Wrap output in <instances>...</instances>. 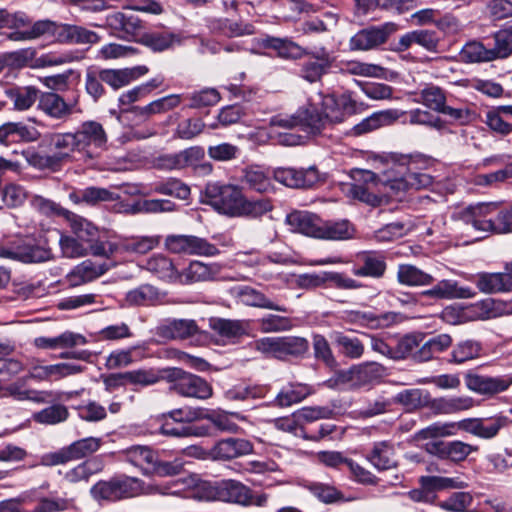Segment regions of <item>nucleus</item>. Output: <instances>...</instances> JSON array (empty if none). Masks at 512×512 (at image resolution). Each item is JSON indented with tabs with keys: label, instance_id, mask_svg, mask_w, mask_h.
Instances as JSON below:
<instances>
[{
	"label": "nucleus",
	"instance_id": "obj_9",
	"mask_svg": "<svg viewBox=\"0 0 512 512\" xmlns=\"http://www.w3.org/2000/svg\"><path fill=\"white\" fill-rule=\"evenodd\" d=\"M165 247L175 254L210 257L219 253L214 244L195 235H169L165 239Z\"/></svg>",
	"mask_w": 512,
	"mask_h": 512
},
{
	"label": "nucleus",
	"instance_id": "obj_26",
	"mask_svg": "<svg viewBox=\"0 0 512 512\" xmlns=\"http://www.w3.org/2000/svg\"><path fill=\"white\" fill-rule=\"evenodd\" d=\"M63 218L66 220L71 232L78 239L90 243L97 237L98 228L83 216L67 210Z\"/></svg>",
	"mask_w": 512,
	"mask_h": 512
},
{
	"label": "nucleus",
	"instance_id": "obj_21",
	"mask_svg": "<svg viewBox=\"0 0 512 512\" xmlns=\"http://www.w3.org/2000/svg\"><path fill=\"white\" fill-rule=\"evenodd\" d=\"M252 444L245 439L227 438L219 441L212 449V456L219 460H230L251 453Z\"/></svg>",
	"mask_w": 512,
	"mask_h": 512
},
{
	"label": "nucleus",
	"instance_id": "obj_7",
	"mask_svg": "<svg viewBox=\"0 0 512 512\" xmlns=\"http://www.w3.org/2000/svg\"><path fill=\"white\" fill-rule=\"evenodd\" d=\"M0 258L23 263H38L50 260L52 252L48 247L35 244L30 240L18 239L0 243Z\"/></svg>",
	"mask_w": 512,
	"mask_h": 512
},
{
	"label": "nucleus",
	"instance_id": "obj_40",
	"mask_svg": "<svg viewBox=\"0 0 512 512\" xmlns=\"http://www.w3.org/2000/svg\"><path fill=\"white\" fill-rule=\"evenodd\" d=\"M340 71L342 73L362 77H386V69L383 68L382 66L372 63L360 62L356 60L341 62Z\"/></svg>",
	"mask_w": 512,
	"mask_h": 512
},
{
	"label": "nucleus",
	"instance_id": "obj_48",
	"mask_svg": "<svg viewBox=\"0 0 512 512\" xmlns=\"http://www.w3.org/2000/svg\"><path fill=\"white\" fill-rule=\"evenodd\" d=\"M413 228L414 225L410 221L393 222L377 230L374 237L378 242H390L407 235Z\"/></svg>",
	"mask_w": 512,
	"mask_h": 512
},
{
	"label": "nucleus",
	"instance_id": "obj_15",
	"mask_svg": "<svg viewBox=\"0 0 512 512\" xmlns=\"http://www.w3.org/2000/svg\"><path fill=\"white\" fill-rule=\"evenodd\" d=\"M203 158V149L194 146L178 153L159 156L156 159V167L163 170H181L196 165Z\"/></svg>",
	"mask_w": 512,
	"mask_h": 512
},
{
	"label": "nucleus",
	"instance_id": "obj_58",
	"mask_svg": "<svg viewBox=\"0 0 512 512\" xmlns=\"http://www.w3.org/2000/svg\"><path fill=\"white\" fill-rule=\"evenodd\" d=\"M68 418V410L63 405H52L34 414L33 419L41 424L54 425Z\"/></svg>",
	"mask_w": 512,
	"mask_h": 512
},
{
	"label": "nucleus",
	"instance_id": "obj_44",
	"mask_svg": "<svg viewBox=\"0 0 512 512\" xmlns=\"http://www.w3.org/2000/svg\"><path fill=\"white\" fill-rule=\"evenodd\" d=\"M329 66V56L323 51L321 56H318L315 59L309 58L303 62L300 75L309 82H316L321 78Z\"/></svg>",
	"mask_w": 512,
	"mask_h": 512
},
{
	"label": "nucleus",
	"instance_id": "obj_63",
	"mask_svg": "<svg viewBox=\"0 0 512 512\" xmlns=\"http://www.w3.org/2000/svg\"><path fill=\"white\" fill-rule=\"evenodd\" d=\"M494 46L490 48L493 60L496 58H505L512 52V31L500 30L494 35Z\"/></svg>",
	"mask_w": 512,
	"mask_h": 512
},
{
	"label": "nucleus",
	"instance_id": "obj_64",
	"mask_svg": "<svg viewBox=\"0 0 512 512\" xmlns=\"http://www.w3.org/2000/svg\"><path fill=\"white\" fill-rule=\"evenodd\" d=\"M322 116L329 123H340L345 118V111L333 96H325L322 101Z\"/></svg>",
	"mask_w": 512,
	"mask_h": 512
},
{
	"label": "nucleus",
	"instance_id": "obj_56",
	"mask_svg": "<svg viewBox=\"0 0 512 512\" xmlns=\"http://www.w3.org/2000/svg\"><path fill=\"white\" fill-rule=\"evenodd\" d=\"M319 181V173L314 167L290 169V188H310Z\"/></svg>",
	"mask_w": 512,
	"mask_h": 512
},
{
	"label": "nucleus",
	"instance_id": "obj_38",
	"mask_svg": "<svg viewBox=\"0 0 512 512\" xmlns=\"http://www.w3.org/2000/svg\"><path fill=\"white\" fill-rule=\"evenodd\" d=\"M452 344V338L448 334H439L426 341L415 353L417 361L431 360L436 354L447 350Z\"/></svg>",
	"mask_w": 512,
	"mask_h": 512
},
{
	"label": "nucleus",
	"instance_id": "obj_22",
	"mask_svg": "<svg viewBox=\"0 0 512 512\" xmlns=\"http://www.w3.org/2000/svg\"><path fill=\"white\" fill-rule=\"evenodd\" d=\"M209 327L222 339L233 341L247 333L248 323L243 320L210 318Z\"/></svg>",
	"mask_w": 512,
	"mask_h": 512
},
{
	"label": "nucleus",
	"instance_id": "obj_59",
	"mask_svg": "<svg viewBox=\"0 0 512 512\" xmlns=\"http://www.w3.org/2000/svg\"><path fill=\"white\" fill-rule=\"evenodd\" d=\"M234 293L245 305L273 308L271 302L267 300L263 294L249 286L235 287Z\"/></svg>",
	"mask_w": 512,
	"mask_h": 512
},
{
	"label": "nucleus",
	"instance_id": "obj_55",
	"mask_svg": "<svg viewBox=\"0 0 512 512\" xmlns=\"http://www.w3.org/2000/svg\"><path fill=\"white\" fill-rule=\"evenodd\" d=\"M61 251L65 257L77 258L87 255V242L77 237L62 234L59 239Z\"/></svg>",
	"mask_w": 512,
	"mask_h": 512
},
{
	"label": "nucleus",
	"instance_id": "obj_1",
	"mask_svg": "<svg viewBox=\"0 0 512 512\" xmlns=\"http://www.w3.org/2000/svg\"><path fill=\"white\" fill-rule=\"evenodd\" d=\"M408 167L404 162L392 161L381 175L370 170L353 169L350 176L352 183L346 184L344 191L352 199H357L372 206L380 203L378 193L397 196L404 192L400 182H405Z\"/></svg>",
	"mask_w": 512,
	"mask_h": 512
},
{
	"label": "nucleus",
	"instance_id": "obj_12",
	"mask_svg": "<svg viewBox=\"0 0 512 512\" xmlns=\"http://www.w3.org/2000/svg\"><path fill=\"white\" fill-rule=\"evenodd\" d=\"M467 389L483 396H494L502 393L512 385L511 375L486 376L468 372L464 376Z\"/></svg>",
	"mask_w": 512,
	"mask_h": 512
},
{
	"label": "nucleus",
	"instance_id": "obj_35",
	"mask_svg": "<svg viewBox=\"0 0 512 512\" xmlns=\"http://www.w3.org/2000/svg\"><path fill=\"white\" fill-rule=\"evenodd\" d=\"M219 272L216 264L207 265L200 261H193L188 268L179 274V282L183 284L212 280Z\"/></svg>",
	"mask_w": 512,
	"mask_h": 512
},
{
	"label": "nucleus",
	"instance_id": "obj_57",
	"mask_svg": "<svg viewBox=\"0 0 512 512\" xmlns=\"http://www.w3.org/2000/svg\"><path fill=\"white\" fill-rule=\"evenodd\" d=\"M456 423H433L415 434V440H427L455 435Z\"/></svg>",
	"mask_w": 512,
	"mask_h": 512
},
{
	"label": "nucleus",
	"instance_id": "obj_2",
	"mask_svg": "<svg viewBox=\"0 0 512 512\" xmlns=\"http://www.w3.org/2000/svg\"><path fill=\"white\" fill-rule=\"evenodd\" d=\"M496 211V205L492 203H478L453 211L451 219L466 225L469 229L479 234L489 232L508 233L512 231V219L508 212H499L496 219L491 215Z\"/></svg>",
	"mask_w": 512,
	"mask_h": 512
},
{
	"label": "nucleus",
	"instance_id": "obj_54",
	"mask_svg": "<svg viewBox=\"0 0 512 512\" xmlns=\"http://www.w3.org/2000/svg\"><path fill=\"white\" fill-rule=\"evenodd\" d=\"M396 400L409 409H416L428 406L430 395L421 389H407L399 392L396 395Z\"/></svg>",
	"mask_w": 512,
	"mask_h": 512
},
{
	"label": "nucleus",
	"instance_id": "obj_4",
	"mask_svg": "<svg viewBox=\"0 0 512 512\" xmlns=\"http://www.w3.org/2000/svg\"><path fill=\"white\" fill-rule=\"evenodd\" d=\"M242 197L241 190L235 185L214 182L208 183L205 187L204 202L219 213L230 217H239Z\"/></svg>",
	"mask_w": 512,
	"mask_h": 512
},
{
	"label": "nucleus",
	"instance_id": "obj_49",
	"mask_svg": "<svg viewBox=\"0 0 512 512\" xmlns=\"http://www.w3.org/2000/svg\"><path fill=\"white\" fill-rule=\"evenodd\" d=\"M417 102L423 104L429 109L441 113L446 105V96L440 87L427 85L420 91Z\"/></svg>",
	"mask_w": 512,
	"mask_h": 512
},
{
	"label": "nucleus",
	"instance_id": "obj_6",
	"mask_svg": "<svg viewBox=\"0 0 512 512\" xmlns=\"http://www.w3.org/2000/svg\"><path fill=\"white\" fill-rule=\"evenodd\" d=\"M167 380L171 383L169 389L183 397L208 399L212 396V387L203 378L185 372L179 368L167 371Z\"/></svg>",
	"mask_w": 512,
	"mask_h": 512
},
{
	"label": "nucleus",
	"instance_id": "obj_8",
	"mask_svg": "<svg viewBox=\"0 0 512 512\" xmlns=\"http://www.w3.org/2000/svg\"><path fill=\"white\" fill-rule=\"evenodd\" d=\"M119 500L136 497L138 495H177L180 489H176L180 481H170L163 484H148L133 477L114 478Z\"/></svg>",
	"mask_w": 512,
	"mask_h": 512
},
{
	"label": "nucleus",
	"instance_id": "obj_43",
	"mask_svg": "<svg viewBox=\"0 0 512 512\" xmlns=\"http://www.w3.org/2000/svg\"><path fill=\"white\" fill-rule=\"evenodd\" d=\"M368 460L379 470H387L396 466L394 450L387 442L376 443Z\"/></svg>",
	"mask_w": 512,
	"mask_h": 512
},
{
	"label": "nucleus",
	"instance_id": "obj_31",
	"mask_svg": "<svg viewBox=\"0 0 512 512\" xmlns=\"http://www.w3.org/2000/svg\"><path fill=\"white\" fill-rule=\"evenodd\" d=\"M362 265L353 269V274L358 277L381 278L384 276L387 264L384 256L376 253L362 255Z\"/></svg>",
	"mask_w": 512,
	"mask_h": 512
},
{
	"label": "nucleus",
	"instance_id": "obj_46",
	"mask_svg": "<svg viewBox=\"0 0 512 512\" xmlns=\"http://www.w3.org/2000/svg\"><path fill=\"white\" fill-rule=\"evenodd\" d=\"M126 302L130 306L153 305L159 300L158 290L151 285H141L126 294Z\"/></svg>",
	"mask_w": 512,
	"mask_h": 512
},
{
	"label": "nucleus",
	"instance_id": "obj_28",
	"mask_svg": "<svg viewBox=\"0 0 512 512\" xmlns=\"http://www.w3.org/2000/svg\"><path fill=\"white\" fill-rule=\"evenodd\" d=\"M259 137H266L272 144L288 145V117L286 115L273 116L266 128L257 132Z\"/></svg>",
	"mask_w": 512,
	"mask_h": 512
},
{
	"label": "nucleus",
	"instance_id": "obj_29",
	"mask_svg": "<svg viewBox=\"0 0 512 512\" xmlns=\"http://www.w3.org/2000/svg\"><path fill=\"white\" fill-rule=\"evenodd\" d=\"M397 281L399 284L408 287L430 285L434 278L412 264H400L397 267Z\"/></svg>",
	"mask_w": 512,
	"mask_h": 512
},
{
	"label": "nucleus",
	"instance_id": "obj_16",
	"mask_svg": "<svg viewBox=\"0 0 512 512\" xmlns=\"http://www.w3.org/2000/svg\"><path fill=\"white\" fill-rule=\"evenodd\" d=\"M109 265L106 263H96L91 260H85L76 265L65 277L66 284L69 287H78L89 283L108 271Z\"/></svg>",
	"mask_w": 512,
	"mask_h": 512
},
{
	"label": "nucleus",
	"instance_id": "obj_60",
	"mask_svg": "<svg viewBox=\"0 0 512 512\" xmlns=\"http://www.w3.org/2000/svg\"><path fill=\"white\" fill-rule=\"evenodd\" d=\"M336 344L341 348V352L348 358L358 359L364 353L363 343L355 337H349L342 333H335Z\"/></svg>",
	"mask_w": 512,
	"mask_h": 512
},
{
	"label": "nucleus",
	"instance_id": "obj_17",
	"mask_svg": "<svg viewBox=\"0 0 512 512\" xmlns=\"http://www.w3.org/2000/svg\"><path fill=\"white\" fill-rule=\"evenodd\" d=\"M38 109L54 119H62L72 113H80L82 111L77 107L76 100L73 104H67L60 95L52 92L41 95Z\"/></svg>",
	"mask_w": 512,
	"mask_h": 512
},
{
	"label": "nucleus",
	"instance_id": "obj_34",
	"mask_svg": "<svg viewBox=\"0 0 512 512\" xmlns=\"http://www.w3.org/2000/svg\"><path fill=\"white\" fill-rule=\"evenodd\" d=\"M106 24L122 36H134L141 28V20L134 15L116 12L106 17Z\"/></svg>",
	"mask_w": 512,
	"mask_h": 512
},
{
	"label": "nucleus",
	"instance_id": "obj_37",
	"mask_svg": "<svg viewBox=\"0 0 512 512\" xmlns=\"http://www.w3.org/2000/svg\"><path fill=\"white\" fill-rule=\"evenodd\" d=\"M320 218L307 211L290 213V231L316 238Z\"/></svg>",
	"mask_w": 512,
	"mask_h": 512
},
{
	"label": "nucleus",
	"instance_id": "obj_52",
	"mask_svg": "<svg viewBox=\"0 0 512 512\" xmlns=\"http://www.w3.org/2000/svg\"><path fill=\"white\" fill-rule=\"evenodd\" d=\"M29 129L21 122H7L0 126V144L9 145L18 139H30Z\"/></svg>",
	"mask_w": 512,
	"mask_h": 512
},
{
	"label": "nucleus",
	"instance_id": "obj_42",
	"mask_svg": "<svg viewBox=\"0 0 512 512\" xmlns=\"http://www.w3.org/2000/svg\"><path fill=\"white\" fill-rule=\"evenodd\" d=\"M160 239L158 235L133 236L121 241L119 247L123 252L146 254L159 245Z\"/></svg>",
	"mask_w": 512,
	"mask_h": 512
},
{
	"label": "nucleus",
	"instance_id": "obj_50",
	"mask_svg": "<svg viewBox=\"0 0 512 512\" xmlns=\"http://www.w3.org/2000/svg\"><path fill=\"white\" fill-rule=\"evenodd\" d=\"M232 418L243 420L244 418L237 413L228 414L224 411L207 410L204 412V419L209 420L216 428L221 431L237 432L238 426Z\"/></svg>",
	"mask_w": 512,
	"mask_h": 512
},
{
	"label": "nucleus",
	"instance_id": "obj_13",
	"mask_svg": "<svg viewBox=\"0 0 512 512\" xmlns=\"http://www.w3.org/2000/svg\"><path fill=\"white\" fill-rule=\"evenodd\" d=\"M218 501L231 502L243 506H262L266 496H254L251 490L239 481L228 479L219 482Z\"/></svg>",
	"mask_w": 512,
	"mask_h": 512
},
{
	"label": "nucleus",
	"instance_id": "obj_23",
	"mask_svg": "<svg viewBox=\"0 0 512 512\" xmlns=\"http://www.w3.org/2000/svg\"><path fill=\"white\" fill-rule=\"evenodd\" d=\"M475 284L485 294L505 292L512 289V275L505 273H479Z\"/></svg>",
	"mask_w": 512,
	"mask_h": 512
},
{
	"label": "nucleus",
	"instance_id": "obj_36",
	"mask_svg": "<svg viewBox=\"0 0 512 512\" xmlns=\"http://www.w3.org/2000/svg\"><path fill=\"white\" fill-rule=\"evenodd\" d=\"M354 388L365 386L379 380L385 374V368L377 362H365L351 367Z\"/></svg>",
	"mask_w": 512,
	"mask_h": 512
},
{
	"label": "nucleus",
	"instance_id": "obj_19",
	"mask_svg": "<svg viewBox=\"0 0 512 512\" xmlns=\"http://www.w3.org/2000/svg\"><path fill=\"white\" fill-rule=\"evenodd\" d=\"M316 238L323 240L342 241L352 239L354 226L348 220L324 221L320 218Z\"/></svg>",
	"mask_w": 512,
	"mask_h": 512
},
{
	"label": "nucleus",
	"instance_id": "obj_41",
	"mask_svg": "<svg viewBox=\"0 0 512 512\" xmlns=\"http://www.w3.org/2000/svg\"><path fill=\"white\" fill-rule=\"evenodd\" d=\"M38 89L33 86H24L7 89V97L12 101L17 111H26L33 106L38 98Z\"/></svg>",
	"mask_w": 512,
	"mask_h": 512
},
{
	"label": "nucleus",
	"instance_id": "obj_62",
	"mask_svg": "<svg viewBox=\"0 0 512 512\" xmlns=\"http://www.w3.org/2000/svg\"><path fill=\"white\" fill-rule=\"evenodd\" d=\"M137 347H129L128 349H118L111 352L107 359L105 366L109 370L119 369L131 365L134 359V353Z\"/></svg>",
	"mask_w": 512,
	"mask_h": 512
},
{
	"label": "nucleus",
	"instance_id": "obj_18",
	"mask_svg": "<svg viewBox=\"0 0 512 512\" xmlns=\"http://www.w3.org/2000/svg\"><path fill=\"white\" fill-rule=\"evenodd\" d=\"M423 295L435 299H469L474 298L476 292L470 287L460 286L455 280L443 279Z\"/></svg>",
	"mask_w": 512,
	"mask_h": 512
},
{
	"label": "nucleus",
	"instance_id": "obj_45",
	"mask_svg": "<svg viewBox=\"0 0 512 512\" xmlns=\"http://www.w3.org/2000/svg\"><path fill=\"white\" fill-rule=\"evenodd\" d=\"M255 347L258 351L277 359L285 360L288 357V342L285 338L265 337L257 340Z\"/></svg>",
	"mask_w": 512,
	"mask_h": 512
},
{
	"label": "nucleus",
	"instance_id": "obj_51",
	"mask_svg": "<svg viewBox=\"0 0 512 512\" xmlns=\"http://www.w3.org/2000/svg\"><path fill=\"white\" fill-rule=\"evenodd\" d=\"M102 442V438L99 437H86L74 441L68 445L72 459L78 460L95 453L100 449Z\"/></svg>",
	"mask_w": 512,
	"mask_h": 512
},
{
	"label": "nucleus",
	"instance_id": "obj_14",
	"mask_svg": "<svg viewBox=\"0 0 512 512\" xmlns=\"http://www.w3.org/2000/svg\"><path fill=\"white\" fill-rule=\"evenodd\" d=\"M394 31V24L386 23L381 26H372L358 31L349 40L352 51H368L385 43L388 36Z\"/></svg>",
	"mask_w": 512,
	"mask_h": 512
},
{
	"label": "nucleus",
	"instance_id": "obj_47",
	"mask_svg": "<svg viewBox=\"0 0 512 512\" xmlns=\"http://www.w3.org/2000/svg\"><path fill=\"white\" fill-rule=\"evenodd\" d=\"M482 346L474 340H465L457 343L451 353V361L456 364L474 360L480 357Z\"/></svg>",
	"mask_w": 512,
	"mask_h": 512
},
{
	"label": "nucleus",
	"instance_id": "obj_5",
	"mask_svg": "<svg viewBox=\"0 0 512 512\" xmlns=\"http://www.w3.org/2000/svg\"><path fill=\"white\" fill-rule=\"evenodd\" d=\"M454 312V309H446L444 318L454 324L462 321L486 320L512 314V303L488 298L464 307L459 313L457 321L450 318Z\"/></svg>",
	"mask_w": 512,
	"mask_h": 512
},
{
	"label": "nucleus",
	"instance_id": "obj_53",
	"mask_svg": "<svg viewBox=\"0 0 512 512\" xmlns=\"http://www.w3.org/2000/svg\"><path fill=\"white\" fill-rule=\"evenodd\" d=\"M463 61L469 63L492 61L493 55L491 51L480 42L467 43L460 52Z\"/></svg>",
	"mask_w": 512,
	"mask_h": 512
},
{
	"label": "nucleus",
	"instance_id": "obj_24",
	"mask_svg": "<svg viewBox=\"0 0 512 512\" xmlns=\"http://www.w3.org/2000/svg\"><path fill=\"white\" fill-rule=\"evenodd\" d=\"M474 401L469 396L439 397L429 400L428 407L436 414H454L469 410Z\"/></svg>",
	"mask_w": 512,
	"mask_h": 512
},
{
	"label": "nucleus",
	"instance_id": "obj_3",
	"mask_svg": "<svg viewBox=\"0 0 512 512\" xmlns=\"http://www.w3.org/2000/svg\"><path fill=\"white\" fill-rule=\"evenodd\" d=\"M42 146L51 152L53 155L41 156L34 154L30 158V163L34 166L41 168L51 167L61 161L70 158L71 153L78 151V145L75 133H49L42 139Z\"/></svg>",
	"mask_w": 512,
	"mask_h": 512
},
{
	"label": "nucleus",
	"instance_id": "obj_32",
	"mask_svg": "<svg viewBox=\"0 0 512 512\" xmlns=\"http://www.w3.org/2000/svg\"><path fill=\"white\" fill-rule=\"evenodd\" d=\"M126 461L140 468L144 474L152 470L157 454L148 446H131L123 451Z\"/></svg>",
	"mask_w": 512,
	"mask_h": 512
},
{
	"label": "nucleus",
	"instance_id": "obj_30",
	"mask_svg": "<svg viewBox=\"0 0 512 512\" xmlns=\"http://www.w3.org/2000/svg\"><path fill=\"white\" fill-rule=\"evenodd\" d=\"M34 343L38 348L57 349L85 345L87 340L81 334L67 331L56 337H38Z\"/></svg>",
	"mask_w": 512,
	"mask_h": 512
},
{
	"label": "nucleus",
	"instance_id": "obj_20",
	"mask_svg": "<svg viewBox=\"0 0 512 512\" xmlns=\"http://www.w3.org/2000/svg\"><path fill=\"white\" fill-rule=\"evenodd\" d=\"M61 24L51 20H39L33 23L27 29H15L16 31L8 34V39L13 41H30L43 36L53 35L58 41V32Z\"/></svg>",
	"mask_w": 512,
	"mask_h": 512
},
{
	"label": "nucleus",
	"instance_id": "obj_25",
	"mask_svg": "<svg viewBox=\"0 0 512 512\" xmlns=\"http://www.w3.org/2000/svg\"><path fill=\"white\" fill-rule=\"evenodd\" d=\"M99 35L82 26L61 24L58 32V41L71 44H94L99 42Z\"/></svg>",
	"mask_w": 512,
	"mask_h": 512
},
{
	"label": "nucleus",
	"instance_id": "obj_61",
	"mask_svg": "<svg viewBox=\"0 0 512 512\" xmlns=\"http://www.w3.org/2000/svg\"><path fill=\"white\" fill-rule=\"evenodd\" d=\"M338 18L333 13H325L323 18H315L306 20L301 24V29L296 31H302L303 34L310 33H321L325 32L337 24Z\"/></svg>",
	"mask_w": 512,
	"mask_h": 512
},
{
	"label": "nucleus",
	"instance_id": "obj_10",
	"mask_svg": "<svg viewBox=\"0 0 512 512\" xmlns=\"http://www.w3.org/2000/svg\"><path fill=\"white\" fill-rule=\"evenodd\" d=\"M78 145V152L92 157L97 150L106 148L108 136L101 123L85 121L74 132Z\"/></svg>",
	"mask_w": 512,
	"mask_h": 512
},
{
	"label": "nucleus",
	"instance_id": "obj_11",
	"mask_svg": "<svg viewBox=\"0 0 512 512\" xmlns=\"http://www.w3.org/2000/svg\"><path fill=\"white\" fill-rule=\"evenodd\" d=\"M294 277L296 285L304 289L322 287L328 282L339 289H359L362 287L361 283L338 272L325 271L321 273L294 275Z\"/></svg>",
	"mask_w": 512,
	"mask_h": 512
},
{
	"label": "nucleus",
	"instance_id": "obj_33",
	"mask_svg": "<svg viewBox=\"0 0 512 512\" xmlns=\"http://www.w3.org/2000/svg\"><path fill=\"white\" fill-rule=\"evenodd\" d=\"M146 269L159 279L173 282L179 280V274L170 258L163 254L151 256L145 265Z\"/></svg>",
	"mask_w": 512,
	"mask_h": 512
},
{
	"label": "nucleus",
	"instance_id": "obj_39",
	"mask_svg": "<svg viewBox=\"0 0 512 512\" xmlns=\"http://www.w3.org/2000/svg\"><path fill=\"white\" fill-rule=\"evenodd\" d=\"M140 42L153 51L161 52L180 43L179 35L164 31L150 32L141 36Z\"/></svg>",
	"mask_w": 512,
	"mask_h": 512
},
{
	"label": "nucleus",
	"instance_id": "obj_27",
	"mask_svg": "<svg viewBox=\"0 0 512 512\" xmlns=\"http://www.w3.org/2000/svg\"><path fill=\"white\" fill-rule=\"evenodd\" d=\"M404 112L397 109H388L373 113L354 127L356 134L367 133L382 126L390 125L397 121Z\"/></svg>",
	"mask_w": 512,
	"mask_h": 512
}]
</instances>
